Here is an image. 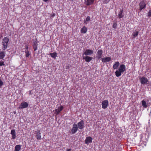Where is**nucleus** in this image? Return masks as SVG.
Instances as JSON below:
<instances>
[{"label": "nucleus", "mask_w": 151, "mask_h": 151, "mask_svg": "<svg viewBox=\"0 0 151 151\" xmlns=\"http://www.w3.org/2000/svg\"><path fill=\"white\" fill-rule=\"evenodd\" d=\"M126 70L125 65L124 64H122L120 66L118 69L115 71V74L116 77H119L121 76L122 73Z\"/></svg>", "instance_id": "obj_1"}, {"label": "nucleus", "mask_w": 151, "mask_h": 151, "mask_svg": "<svg viewBox=\"0 0 151 151\" xmlns=\"http://www.w3.org/2000/svg\"><path fill=\"white\" fill-rule=\"evenodd\" d=\"M9 41V39L6 37H4L2 41V44L3 45L2 49L5 50L7 47Z\"/></svg>", "instance_id": "obj_2"}, {"label": "nucleus", "mask_w": 151, "mask_h": 151, "mask_svg": "<svg viewBox=\"0 0 151 151\" xmlns=\"http://www.w3.org/2000/svg\"><path fill=\"white\" fill-rule=\"evenodd\" d=\"M78 127L77 124L74 123L73 125L72 129H71L70 133L74 134L78 130Z\"/></svg>", "instance_id": "obj_3"}, {"label": "nucleus", "mask_w": 151, "mask_h": 151, "mask_svg": "<svg viewBox=\"0 0 151 151\" xmlns=\"http://www.w3.org/2000/svg\"><path fill=\"white\" fill-rule=\"evenodd\" d=\"M140 82L143 85L147 84L148 82V80L147 78L145 77H142L140 78Z\"/></svg>", "instance_id": "obj_4"}, {"label": "nucleus", "mask_w": 151, "mask_h": 151, "mask_svg": "<svg viewBox=\"0 0 151 151\" xmlns=\"http://www.w3.org/2000/svg\"><path fill=\"white\" fill-rule=\"evenodd\" d=\"M28 106V104L27 102L24 101L21 103L19 108V109H23L27 108Z\"/></svg>", "instance_id": "obj_5"}, {"label": "nucleus", "mask_w": 151, "mask_h": 151, "mask_svg": "<svg viewBox=\"0 0 151 151\" xmlns=\"http://www.w3.org/2000/svg\"><path fill=\"white\" fill-rule=\"evenodd\" d=\"M93 50L88 49L85 50L84 52V54L86 56L90 55L93 54Z\"/></svg>", "instance_id": "obj_6"}, {"label": "nucleus", "mask_w": 151, "mask_h": 151, "mask_svg": "<svg viewBox=\"0 0 151 151\" xmlns=\"http://www.w3.org/2000/svg\"><path fill=\"white\" fill-rule=\"evenodd\" d=\"M84 122L83 120H81L78 122L77 124L78 128L80 129H82L84 128Z\"/></svg>", "instance_id": "obj_7"}, {"label": "nucleus", "mask_w": 151, "mask_h": 151, "mask_svg": "<svg viewBox=\"0 0 151 151\" xmlns=\"http://www.w3.org/2000/svg\"><path fill=\"white\" fill-rule=\"evenodd\" d=\"M109 102L108 100H105L103 101L102 103V108L104 109L106 108L108 106Z\"/></svg>", "instance_id": "obj_8"}, {"label": "nucleus", "mask_w": 151, "mask_h": 151, "mask_svg": "<svg viewBox=\"0 0 151 151\" xmlns=\"http://www.w3.org/2000/svg\"><path fill=\"white\" fill-rule=\"evenodd\" d=\"M92 140L93 138L91 137H87L85 140V143L88 145L92 142Z\"/></svg>", "instance_id": "obj_9"}, {"label": "nucleus", "mask_w": 151, "mask_h": 151, "mask_svg": "<svg viewBox=\"0 0 151 151\" xmlns=\"http://www.w3.org/2000/svg\"><path fill=\"white\" fill-rule=\"evenodd\" d=\"M139 10L141 11L143 9L145 8L146 6V4L144 1H141L139 3Z\"/></svg>", "instance_id": "obj_10"}, {"label": "nucleus", "mask_w": 151, "mask_h": 151, "mask_svg": "<svg viewBox=\"0 0 151 151\" xmlns=\"http://www.w3.org/2000/svg\"><path fill=\"white\" fill-rule=\"evenodd\" d=\"M63 108L64 107L62 106L60 107H58L57 109L55 110V113L57 115L59 114L61 111L63 110Z\"/></svg>", "instance_id": "obj_11"}, {"label": "nucleus", "mask_w": 151, "mask_h": 151, "mask_svg": "<svg viewBox=\"0 0 151 151\" xmlns=\"http://www.w3.org/2000/svg\"><path fill=\"white\" fill-rule=\"evenodd\" d=\"M103 53V51L102 50H99L97 52V57L98 59H99L102 57V55Z\"/></svg>", "instance_id": "obj_12"}, {"label": "nucleus", "mask_w": 151, "mask_h": 151, "mask_svg": "<svg viewBox=\"0 0 151 151\" xmlns=\"http://www.w3.org/2000/svg\"><path fill=\"white\" fill-rule=\"evenodd\" d=\"M101 60L103 62L106 63L111 60V58L109 57H107L105 58H102Z\"/></svg>", "instance_id": "obj_13"}, {"label": "nucleus", "mask_w": 151, "mask_h": 151, "mask_svg": "<svg viewBox=\"0 0 151 151\" xmlns=\"http://www.w3.org/2000/svg\"><path fill=\"white\" fill-rule=\"evenodd\" d=\"M83 59L85 60L87 62H89L91 61L92 59V58L88 56H83Z\"/></svg>", "instance_id": "obj_14"}, {"label": "nucleus", "mask_w": 151, "mask_h": 151, "mask_svg": "<svg viewBox=\"0 0 151 151\" xmlns=\"http://www.w3.org/2000/svg\"><path fill=\"white\" fill-rule=\"evenodd\" d=\"M94 2V0H85V4L87 6L91 5Z\"/></svg>", "instance_id": "obj_15"}, {"label": "nucleus", "mask_w": 151, "mask_h": 151, "mask_svg": "<svg viewBox=\"0 0 151 151\" xmlns=\"http://www.w3.org/2000/svg\"><path fill=\"white\" fill-rule=\"evenodd\" d=\"M38 42L37 41V39L36 40L33 42V47L35 51L37 49Z\"/></svg>", "instance_id": "obj_16"}, {"label": "nucleus", "mask_w": 151, "mask_h": 151, "mask_svg": "<svg viewBox=\"0 0 151 151\" xmlns=\"http://www.w3.org/2000/svg\"><path fill=\"white\" fill-rule=\"evenodd\" d=\"M36 137L38 140H40L41 139V133H40V130H38L36 132Z\"/></svg>", "instance_id": "obj_17"}, {"label": "nucleus", "mask_w": 151, "mask_h": 151, "mask_svg": "<svg viewBox=\"0 0 151 151\" xmlns=\"http://www.w3.org/2000/svg\"><path fill=\"white\" fill-rule=\"evenodd\" d=\"M11 134H12V139H15L16 137V132L15 130L12 129L11 131Z\"/></svg>", "instance_id": "obj_18"}, {"label": "nucleus", "mask_w": 151, "mask_h": 151, "mask_svg": "<svg viewBox=\"0 0 151 151\" xmlns=\"http://www.w3.org/2000/svg\"><path fill=\"white\" fill-rule=\"evenodd\" d=\"M123 9H120V12H119L118 16L119 18L120 19L124 17V15L123 14Z\"/></svg>", "instance_id": "obj_19"}, {"label": "nucleus", "mask_w": 151, "mask_h": 151, "mask_svg": "<svg viewBox=\"0 0 151 151\" xmlns=\"http://www.w3.org/2000/svg\"><path fill=\"white\" fill-rule=\"evenodd\" d=\"M119 65V62L117 61L115 62L113 65V68L114 69H117Z\"/></svg>", "instance_id": "obj_20"}, {"label": "nucleus", "mask_w": 151, "mask_h": 151, "mask_svg": "<svg viewBox=\"0 0 151 151\" xmlns=\"http://www.w3.org/2000/svg\"><path fill=\"white\" fill-rule=\"evenodd\" d=\"M5 55V52L4 51L0 52V59H3Z\"/></svg>", "instance_id": "obj_21"}, {"label": "nucleus", "mask_w": 151, "mask_h": 151, "mask_svg": "<svg viewBox=\"0 0 151 151\" xmlns=\"http://www.w3.org/2000/svg\"><path fill=\"white\" fill-rule=\"evenodd\" d=\"M139 34V31L137 30L136 29L134 32L132 34V35L134 37H137Z\"/></svg>", "instance_id": "obj_22"}, {"label": "nucleus", "mask_w": 151, "mask_h": 151, "mask_svg": "<svg viewBox=\"0 0 151 151\" xmlns=\"http://www.w3.org/2000/svg\"><path fill=\"white\" fill-rule=\"evenodd\" d=\"M50 55L52 58L55 59L56 58V57L57 56V53L56 52L50 53Z\"/></svg>", "instance_id": "obj_23"}, {"label": "nucleus", "mask_w": 151, "mask_h": 151, "mask_svg": "<svg viewBox=\"0 0 151 151\" xmlns=\"http://www.w3.org/2000/svg\"><path fill=\"white\" fill-rule=\"evenodd\" d=\"M87 31V29L86 27L85 26H84L83 27L81 28V32L82 33H85Z\"/></svg>", "instance_id": "obj_24"}, {"label": "nucleus", "mask_w": 151, "mask_h": 151, "mask_svg": "<svg viewBox=\"0 0 151 151\" xmlns=\"http://www.w3.org/2000/svg\"><path fill=\"white\" fill-rule=\"evenodd\" d=\"M142 105V106L145 108H146L147 107V103L146 101L144 100H143L141 101Z\"/></svg>", "instance_id": "obj_25"}, {"label": "nucleus", "mask_w": 151, "mask_h": 151, "mask_svg": "<svg viewBox=\"0 0 151 151\" xmlns=\"http://www.w3.org/2000/svg\"><path fill=\"white\" fill-rule=\"evenodd\" d=\"M21 146L20 145H16L15 147L14 151H19L21 149Z\"/></svg>", "instance_id": "obj_26"}, {"label": "nucleus", "mask_w": 151, "mask_h": 151, "mask_svg": "<svg viewBox=\"0 0 151 151\" xmlns=\"http://www.w3.org/2000/svg\"><path fill=\"white\" fill-rule=\"evenodd\" d=\"M25 53L26 57L27 58L30 55L29 51L28 50H26L25 51Z\"/></svg>", "instance_id": "obj_27"}, {"label": "nucleus", "mask_w": 151, "mask_h": 151, "mask_svg": "<svg viewBox=\"0 0 151 151\" xmlns=\"http://www.w3.org/2000/svg\"><path fill=\"white\" fill-rule=\"evenodd\" d=\"M91 18L89 16H88L86 19V21H84V23L86 24H87L86 23V21L87 22H89L90 21V20Z\"/></svg>", "instance_id": "obj_28"}, {"label": "nucleus", "mask_w": 151, "mask_h": 151, "mask_svg": "<svg viewBox=\"0 0 151 151\" xmlns=\"http://www.w3.org/2000/svg\"><path fill=\"white\" fill-rule=\"evenodd\" d=\"M117 26V24L116 22H114L113 25V27L115 29Z\"/></svg>", "instance_id": "obj_29"}, {"label": "nucleus", "mask_w": 151, "mask_h": 151, "mask_svg": "<svg viewBox=\"0 0 151 151\" xmlns=\"http://www.w3.org/2000/svg\"><path fill=\"white\" fill-rule=\"evenodd\" d=\"M147 16L149 17H150L151 16V10H150L147 13Z\"/></svg>", "instance_id": "obj_30"}, {"label": "nucleus", "mask_w": 151, "mask_h": 151, "mask_svg": "<svg viewBox=\"0 0 151 151\" xmlns=\"http://www.w3.org/2000/svg\"><path fill=\"white\" fill-rule=\"evenodd\" d=\"M3 85V82L0 79V88H1Z\"/></svg>", "instance_id": "obj_31"}, {"label": "nucleus", "mask_w": 151, "mask_h": 151, "mask_svg": "<svg viewBox=\"0 0 151 151\" xmlns=\"http://www.w3.org/2000/svg\"><path fill=\"white\" fill-rule=\"evenodd\" d=\"M4 62L2 61H0V66H2V65H4L5 64L4 63Z\"/></svg>", "instance_id": "obj_32"}, {"label": "nucleus", "mask_w": 151, "mask_h": 151, "mask_svg": "<svg viewBox=\"0 0 151 151\" xmlns=\"http://www.w3.org/2000/svg\"><path fill=\"white\" fill-rule=\"evenodd\" d=\"M110 1V0H104L103 1L104 3V4H107Z\"/></svg>", "instance_id": "obj_33"}, {"label": "nucleus", "mask_w": 151, "mask_h": 151, "mask_svg": "<svg viewBox=\"0 0 151 151\" xmlns=\"http://www.w3.org/2000/svg\"><path fill=\"white\" fill-rule=\"evenodd\" d=\"M66 151H73L71 149H67Z\"/></svg>", "instance_id": "obj_34"}, {"label": "nucleus", "mask_w": 151, "mask_h": 151, "mask_svg": "<svg viewBox=\"0 0 151 151\" xmlns=\"http://www.w3.org/2000/svg\"><path fill=\"white\" fill-rule=\"evenodd\" d=\"M70 68V67L68 65H67L65 67V68L66 69H68Z\"/></svg>", "instance_id": "obj_35"}, {"label": "nucleus", "mask_w": 151, "mask_h": 151, "mask_svg": "<svg viewBox=\"0 0 151 151\" xmlns=\"http://www.w3.org/2000/svg\"><path fill=\"white\" fill-rule=\"evenodd\" d=\"M25 49L27 50L28 49V46L27 45H26L25 46Z\"/></svg>", "instance_id": "obj_36"}, {"label": "nucleus", "mask_w": 151, "mask_h": 151, "mask_svg": "<svg viewBox=\"0 0 151 151\" xmlns=\"http://www.w3.org/2000/svg\"><path fill=\"white\" fill-rule=\"evenodd\" d=\"M29 95H32V94L31 91H29Z\"/></svg>", "instance_id": "obj_37"}, {"label": "nucleus", "mask_w": 151, "mask_h": 151, "mask_svg": "<svg viewBox=\"0 0 151 151\" xmlns=\"http://www.w3.org/2000/svg\"><path fill=\"white\" fill-rule=\"evenodd\" d=\"M49 0H43V1H44V2H47V1H48Z\"/></svg>", "instance_id": "obj_38"}, {"label": "nucleus", "mask_w": 151, "mask_h": 151, "mask_svg": "<svg viewBox=\"0 0 151 151\" xmlns=\"http://www.w3.org/2000/svg\"><path fill=\"white\" fill-rule=\"evenodd\" d=\"M55 14H53L52 15V17H54V16H55Z\"/></svg>", "instance_id": "obj_39"}]
</instances>
